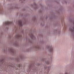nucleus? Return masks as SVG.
I'll use <instances>...</instances> for the list:
<instances>
[{
    "instance_id": "1",
    "label": "nucleus",
    "mask_w": 74,
    "mask_h": 74,
    "mask_svg": "<svg viewBox=\"0 0 74 74\" xmlns=\"http://www.w3.org/2000/svg\"><path fill=\"white\" fill-rule=\"evenodd\" d=\"M5 25H12V22L11 21H6L5 23Z\"/></svg>"
},
{
    "instance_id": "2",
    "label": "nucleus",
    "mask_w": 74,
    "mask_h": 74,
    "mask_svg": "<svg viewBox=\"0 0 74 74\" xmlns=\"http://www.w3.org/2000/svg\"><path fill=\"white\" fill-rule=\"evenodd\" d=\"M18 23L20 26H22V21L21 20H19L18 21Z\"/></svg>"
},
{
    "instance_id": "3",
    "label": "nucleus",
    "mask_w": 74,
    "mask_h": 74,
    "mask_svg": "<svg viewBox=\"0 0 74 74\" xmlns=\"http://www.w3.org/2000/svg\"><path fill=\"white\" fill-rule=\"evenodd\" d=\"M48 49H49V51L50 52H52L53 51V48L52 47H50L48 48Z\"/></svg>"
},
{
    "instance_id": "4",
    "label": "nucleus",
    "mask_w": 74,
    "mask_h": 74,
    "mask_svg": "<svg viewBox=\"0 0 74 74\" xmlns=\"http://www.w3.org/2000/svg\"><path fill=\"white\" fill-rule=\"evenodd\" d=\"M10 51H11V52H13V50H12V49H11L10 50Z\"/></svg>"
},
{
    "instance_id": "5",
    "label": "nucleus",
    "mask_w": 74,
    "mask_h": 74,
    "mask_svg": "<svg viewBox=\"0 0 74 74\" xmlns=\"http://www.w3.org/2000/svg\"><path fill=\"white\" fill-rule=\"evenodd\" d=\"M46 63H47V64H49V62L48 61L47 62H46Z\"/></svg>"
},
{
    "instance_id": "6",
    "label": "nucleus",
    "mask_w": 74,
    "mask_h": 74,
    "mask_svg": "<svg viewBox=\"0 0 74 74\" xmlns=\"http://www.w3.org/2000/svg\"><path fill=\"white\" fill-rule=\"evenodd\" d=\"M36 49H38V47H36Z\"/></svg>"
},
{
    "instance_id": "7",
    "label": "nucleus",
    "mask_w": 74,
    "mask_h": 74,
    "mask_svg": "<svg viewBox=\"0 0 74 74\" xmlns=\"http://www.w3.org/2000/svg\"><path fill=\"white\" fill-rule=\"evenodd\" d=\"M17 37H19L20 36L19 35H18V36H16Z\"/></svg>"
},
{
    "instance_id": "8",
    "label": "nucleus",
    "mask_w": 74,
    "mask_h": 74,
    "mask_svg": "<svg viewBox=\"0 0 74 74\" xmlns=\"http://www.w3.org/2000/svg\"><path fill=\"white\" fill-rule=\"evenodd\" d=\"M65 74H67V73H65Z\"/></svg>"
},
{
    "instance_id": "9",
    "label": "nucleus",
    "mask_w": 74,
    "mask_h": 74,
    "mask_svg": "<svg viewBox=\"0 0 74 74\" xmlns=\"http://www.w3.org/2000/svg\"><path fill=\"white\" fill-rule=\"evenodd\" d=\"M20 66H20V65H19V67H20Z\"/></svg>"
}]
</instances>
